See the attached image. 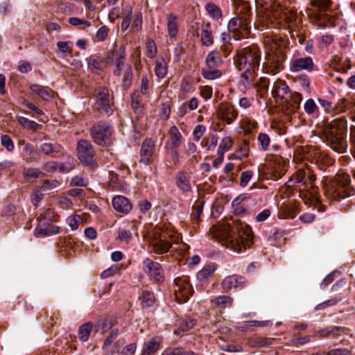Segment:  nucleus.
Segmentation results:
<instances>
[{
    "instance_id": "obj_22",
    "label": "nucleus",
    "mask_w": 355,
    "mask_h": 355,
    "mask_svg": "<svg viewBox=\"0 0 355 355\" xmlns=\"http://www.w3.org/2000/svg\"><path fill=\"white\" fill-rule=\"evenodd\" d=\"M272 94L274 98L284 100L289 94V88L285 81L277 79L273 83Z\"/></svg>"
},
{
    "instance_id": "obj_11",
    "label": "nucleus",
    "mask_w": 355,
    "mask_h": 355,
    "mask_svg": "<svg viewBox=\"0 0 355 355\" xmlns=\"http://www.w3.org/2000/svg\"><path fill=\"white\" fill-rule=\"evenodd\" d=\"M93 98L94 103V109L100 114L110 115L113 112L111 106L112 98L110 96L109 89L103 85H99L96 87Z\"/></svg>"
},
{
    "instance_id": "obj_27",
    "label": "nucleus",
    "mask_w": 355,
    "mask_h": 355,
    "mask_svg": "<svg viewBox=\"0 0 355 355\" xmlns=\"http://www.w3.org/2000/svg\"><path fill=\"white\" fill-rule=\"evenodd\" d=\"M179 31L178 17L171 13L167 17V32L171 38L177 36Z\"/></svg>"
},
{
    "instance_id": "obj_28",
    "label": "nucleus",
    "mask_w": 355,
    "mask_h": 355,
    "mask_svg": "<svg viewBox=\"0 0 355 355\" xmlns=\"http://www.w3.org/2000/svg\"><path fill=\"white\" fill-rule=\"evenodd\" d=\"M275 340L272 338L254 336L249 340L248 344L252 348L265 347L272 345Z\"/></svg>"
},
{
    "instance_id": "obj_14",
    "label": "nucleus",
    "mask_w": 355,
    "mask_h": 355,
    "mask_svg": "<svg viewBox=\"0 0 355 355\" xmlns=\"http://www.w3.org/2000/svg\"><path fill=\"white\" fill-rule=\"evenodd\" d=\"M78 157L85 165L93 166L95 164L94 156L96 152L92 144L87 140H80L77 144Z\"/></svg>"
},
{
    "instance_id": "obj_31",
    "label": "nucleus",
    "mask_w": 355,
    "mask_h": 355,
    "mask_svg": "<svg viewBox=\"0 0 355 355\" xmlns=\"http://www.w3.org/2000/svg\"><path fill=\"white\" fill-rule=\"evenodd\" d=\"M222 63V60L218 51H212L208 53L206 58V67L216 68Z\"/></svg>"
},
{
    "instance_id": "obj_41",
    "label": "nucleus",
    "mask_w": 355,
    "mask_h": 355,
    "mask_svg": "<svg viewBox=\"0 0 355 355\" xmlns=\"http://www.w3.org/2000/svg\"><path fill=\"white\" fill-rule=\"evenodd\" d=\"M131 104L135 112L141 114H142V105L141 96L139 91H135L131 95Z\"/></svg>"
},
{
    "instance_id": "obj_9",
    "label": "nucleus",
    "mask_w": 355,
    "mask_h": 355,
    "mask_svg": "<svg viewBox=\"0 0 355 355\" xmlns=\"http://www.w3.org/2000/svg\"><path fill=\"white\" fill-rule=\"evenodd\" d=\"M331 0H311L307 8V15L312 23L324 26L329 20L327 11L331 5Z\"/></svg>"
},
{
    "instance_id": "obj_5",
    "label": "nucleus",
    "mask_w": 355,
    "mask_h": 355,
    "mask_svg": "<svg viewBox=\"0 0 355 355\" xmlns=\"http://www.w3.org/2000/svg\"><path fill=\"white\" fill-rule=\"evenodd\" d=\"M296 17L295 12H285L279 5L274 3L264 8L259 15L257 24L269 28H286V24L295 20Z\"/></svg>"
},
{
    "instance_id": "obj_48",
    "label": "nucleus",
    "mask_w": 355,
    "mask_h": 355,
    "mask_svg": "<svg viewBox=\"0 0 355 355\" xmlns=\"http://www.w3.org/2000/svg\"><path fill=\"white\" fill-rule=\"evenodd\" d=\"M297 205L295 203H294L292 205H284L282 207V217L286 218H293L297 213Z\"/></svg>"
},
{
    "instance_id": "obj_59",
    "label": "nucleus",
    "mask_w": 355,
    "mask_h": 355,
    "mask_svg": "<svg viewBox=\"0 0 355 355\" xmlns=\"http://www.w3.org/2000/svg\"><path fill=\"white\" fill-rule=\"evenodd\" d=\"M253 175V171L250 170L241 173L240 177V185L243 187H246Z\"/></svg>"
},
{
    "instance_id": "obj_10",
    "label": "nucleus",
    "mask_w": 355,
    "mask_h": 355,
    "mask_svg": "<svg viewBox=\"0 0 355 355\" xmlns=\"http://www.w3.org/2000/svg\"><path fill=\"white\" fill-rule=\"evenodd\" d=\"M175 242L171 231L163 227L154 228L151 245L155 253L162 254L167 252Z\"/></svg>"
},
{
    "instance_id": "obj_58",
    "label": "nucleus",
    "mask_w": 355,
    "mask_h": 355,
    "mask_svg": "<svg viewBox=\"0 0 355 355\" xmlns=\"http://www.w3.org/2000/svg\"><path fill=\"white\" fill-rule=\"evenodd\" d=\"M309 341L310 337L309 336H293L290 340L291 344L295 347L305 345Z\"/></svg>"
},
{
    "instance_id": "obj_56",
    "label": "nucleus",
    "mask_w": 355,
    "mask_h": 355,
    "mask_svg": "<svg viewBox=\"0 0 355 355\" xmlns=\"http://www.w3.org/2000/svg\"><path fill=\"white\" fill-rule=\"evenodd\" d=\"M83 219L79 215H71L67 218V223L72 230H77Z\"/></svg>"
},
{
    "instance_id": "obj_13",
    "label": "nucleus",
    "mask_w": 355,
    "mask_h": 355,
    "mask_svg": "<svg viewBox=\"0 0 355 355\" xmlns=\"http://www.w3.org/2000/svg\"><path fill=\"white\" fill-rule=\"evenodd\" d=\"M174 294L177 301L179 303L187 302L193 292L191 285L189 284L188 278L187 277H178L174 280Z\"/></svg>"
},
{
    "instance_id": "obj_57",
    "label": "nucleus",
    "mask_w": 355,
    "mask_h": 355,
    "mask_svg": "<svg viewBox=\"0 0 355 355\" xmlns=\"http://www.w3.org/2000/svg\"><path fill=\"white\" fill-rule=\"evenodd\" d=\"M304 111L307 114H315L318 110V107L312 98L306 101L304 105Z\"/></svg>"
},
{
    "instance_id": "obj_23",
    "label": "nucleus",
    "mask_w": 355,
    "mask_h": 355,
    "mask_svg": "<svg viewBox=\"0 0 355 355\" xmlns=\"http://www.w3.org/2000/svg\"><path fill=\"white\" fill-rule=\"evenodd\" d=\"M168 137L169 140L166 143L165 148H168V145L170 146V148H178L184 140L182 134L175 125L170 128Z\"/></svg>"
},
{
    "instance_id": "obj_20",
    "label": "nucleus",
    "mask_w": 355,
    "mask_h": 355,
    "mask_svg": "<svg viewBox=\"0 0 355 355\" xmlns=\"http://www.w3.org/2000/svg\"><path fill=\"white\" fill-rule=\"evenodd\" d=\"M60 232V227L46 223L45 220H39V224L35 229L34 234L37 237L49 236Z\"/></svg>"
},
{
    "instance_id": "obj_61",
    "label": "nucleus",
    "mask_w": 355,
    "mask_h": 355,
    "mask_svg": "<svg viewBox=\"0 0 355 355\" xmlns=\"http://www.w3.org/2000/svg\"><path fill=\"white\" fill-rule=\"evenodd\" d=\"M57 46L60 52L62 53H71L72 51L73 43L70 41L67 42H58Z\"/></svg>"
},
{
    "instance_id": "obj_60",
    "label": "nucleus",
    "mask_w": 355,
    "mask_h": 355,
    "mask_svg": "<svg viewBox=\"0 0 355 355\" xmlns=\"http://www.w3.org/2000/svg\"><path fill=\"white\" fill-rule=\"evenodd\" d=\"M259 142L263 150H267L270 145V139L266 133H259L257 137Z\"/></svg>"
},
{
    "instance_id": "obj_25",
    "label": "nucleus",
    "mask_w": 355,
    "mask_h": 355,
    "mask_svg": "<svg viewBox=\"0 0 355 355\" xmlns=\"http://www.w3.org/2000/svg\"><path fill=\"white\" fill-rule=\"evenodd\" d=\"M107 65H109L107 57H101L98 55H91L88 58L87 66L88 69L93 70H103Z\"/></svg>"
},
{
    "instance_id": "obj_16",
    "label": "nucleus",
    "mask_w": 355,
    "mask_h": 355,
    "mask_svg": "<svg viewBox=\"0 0 355 355\" xmlns=\"http://www.w3.org/2000/svg\"><path fill=\"white\" fill-rule=\"evenodd\" d=\"M118 334L117 329H112L109 336L105 338L102 347L105 355H113L114 354H119L120 349L124 345V340L119 339L114 343Z\"/></svg>"
},
{
    "instance_id": "obj_29",
    "label": "nucleus",
    "mask_w": 355,
    "mask_h": 355,
    "mask_svg": "<svg viewBox=\"0 0 355 355\" xmlns=\"http://www.w3.org/2000/svg\"><path fill=\"white\" fill-rule=\"evenodd\" d=\"M31 89L44 100L49 101L53 97V91L48 87L34 84L31 86Z\"/></svg>"
},
{
    "instance_id": "obj_53",
    "label": "nucleus",
    "mask_w": 355,
    "mask_h": 355,
    "mask_svg": "<svg viewBox=\"0 0 355 355\" xmlns=\"http://www.w3.org/2000/svg\"><path fill=\"white\" fill-rule=\"evenodd\" d=\"M232 139L226 137L223 139L218 148V153L224 155L225 152L228 151L232 146Z\"/></svg>"
},
{
    "instance_id": "obj_42",
    "label": "nucleus",
    "mask_w": 355,
    "mask_h": 355,
    "mask_svg": "<svg viewBox=\"0 0 355 355\" xmlns=\"http://www.w3.org/2000/svg\"><path fill=\"white\" fill-rule=\"evenodd\" d=\"M233 302V299L227 295H221L211 300V303L220 308H226L230 306Z\"/></svg>"
},
{
    "instance_id": "obj_44",
    "label": "nucleus",
    "mask_w": 355,
    "mask_h": 355,
    "mask_svg": "<svg viewBox=\"0 0 355 355\" xmlns=\"http://www.w3.org/2000/svg\"><path fill=\"white\" fill-rule=\"evenodd\" d=\"M132 12V9L130 6H126L123 9V17L121 22V30L123 31H126L130 26Z\"/></svg>"
},
{
    "instance_id": "obj_1",
    "label": "nucleus",
    "mask_w": 355,
    "mask_h": 355,
    "mask_svg": "<svg viewBox=\"0 0 355 355\" xmlns=\"http://www.w3.org/2000/svg\"><path fill=\"white\" fill-rule=\"evenodd\" d=\"M209 234L222 246L236 252H241L253 244L250 227L240 220L230 218L218 222L211 226Z\"/></svg>"
},
{
    "instance_id": "obj_19",
    "label": "nucleus",
    "mask_w": 355,
    "mask_h": 355,
    "mask_svg": "<svg viewBox=\"0 0 355 355\" xmlns=\"http://www.w3.org/2000/svg\"><path fill=\"white\" fill-rule=\"evenodd\" d=\"M106 57L109 65L116 64L118 62H125L126 53L125 46H118L116 44H114L112 49L106 53Z\"/></svg>"
},
{
    "instance_id": "obj_37",
    "label": "nucleus",
    "mask_w": 355,
    "mask_h": 355,
    "mask_svg": "<svg viewBox=\"0 0 355 355\" xmlns=\"http://www.w3.org/2000/svg\"><path fill=\"white\" fill-rule=\"evenodd\" d=\"M216 270L215 263H209L205 266L197 274V278L199 280H205L208 279Z\"/></svg>"
},
{
    "instance_id": "obj_7",
    "label": "nucleus",
    "mask_w": 355,
    "mask_h": 355,
    "mask_svg": "<svg viewBox=\"0 0 355 355\" xmlns=\"http://www.w3.org/2000/svg\"><path fill=\"white\" fill-rule=\"evenodd\" d=\"M316 180V175L313 173L312 168L307 164L303 165L299 168L296 172L292 175L288 182V187H291L295 184H302V185H310L311 191H310L311 197L307 200H319V198L315 196L314 194L318 189V187H315L313 184Z\"/></svg>"
},
{
    "instance_id": "obj_45",
    "label": "nucleus",
    "mask_w": 355,
    "mask_h": 355,
    "mask_svg": "<svg viewBox=\"0 0 355 355\" xmlns=\"http://www.w3.org/2000/svg\"><path fill=\"white\" fill-rule=\"evenodd\" d=\"M17 120L24 128L28 130H36L42 127L40 124L24 116H17Z\"/></svg>"
},
{
    "instance_id": "obj_15",
    "label": "nucleus",
    "mask_w": 355,
    "mask_h": 355,
    "mask_svg": "<svg viewBox=\"0 0 355 355\" xmlns=\"http://www.w3.org/2000/svg\"><path fill=\"white\" fill-rule=\"evenodd\" d=\"M144 271L153 281L159 283L164 280V271L161 265L149 258H146L143 261Z\"/></svg>"
},
{
    "instance_id": "obj_12",
    "label": "nucleus",
    "mask_w": 355,
    "mask_h": 355,
    "mask_svg": "<svg viewBox=\"0 0 355 355\" xmlns=\"http://www.w3.org/2000/svg\"><path fill=\"white\" fill-rule=\"evenodd\" d=\"M250 22L246 16L235 17L232 18L227 24V28L230 32L233 33V37L239 40L248 37L250 33Z\"/></svg>"
},
{
    "instance_id": "obj_32",
    "label": "nucleus",
    "mask_w": 355,
    "mask_h": 355,
    "mask_svg": "<svg viewBox=\"0 0 355 355\" xmlns=\"http://www.w3.org/2000/svg\"><path fill=\"white\" fill-rule=\"evenodd\" d=\"M160 342L155 338H151L149 341L145 343L143 350V355H152L156 351L158 350L159 347Z\"/></svg>"
},
{
    "instance_id": "obj_3",
    "label": "nucleus",
    "mask_w": 355,
    "mask_h": 355,
    "mask_svg": "<svg viewBox=\"0 0 355 355\" xmlns=\"http://www.w3.org/2000/svg\"><path fill=\"white\" fill-rule=\"evenodd\" d=\"M347 125L344 119H335L325 123L324 136L327 144L338 153H345L347 151Z\"/></svg>"
},
{
    "instance_id": "obj_49",
    "label": "nucleus",
    "mask_w": 355,
    "mask_h": 355,
    "mask_svg": "<svg viewBox=\"0 0 355 355\" xmlns=\"http://www.w3.org/2000/svg\"><path fill=\"white\" fill-rule=\"evenodd\" d=\"M155 72L159 78H164L167 73L166 64L164 60L155 62Z\"/></svg>"
},
{
    "instance_id": "obj_43",
    "label": "nucleus",
    "mask_w": 355,
    "mask_h": 355,
    "mask_svg": "<svg viewBox=\"0 0 355 355\" xmlns=\"http://www.w3.org/2000/svg\"><path fill=\"white\" fill-rule=\"evenodd\" d=\"M114 209L122 214H128L132 208L130 201H112Z\"/></svg>"
},
{
    "instance_id": "obj_50",
    "label": "nucleus",
    "mask_w": 355,
    "mask_h": 355,
    "mask_svg": "<svg viewBox=\"0 0 355 355\" xmlns=\"http://www.w3.org/2000/svg\"><path fill=\"white\" fill-rule=\"evenodd\" d=\"M142 14L140 12H136L133 16V20L130 26L132 32H138L142 26Z\"/></svg>"
},
{
    "instance_id": "obj_26",
    "label": "nucleus",
    "mask_w": 355,
    "mask_h": 355,
    "mask_svg": "<svg viewBox=\"0 0 355 355\" xmlns=\"http://www.w3.org/2000/svg\"><path fill=\"white\" fill-rule=\"evenodd\" d=\"M200 40L202 44L210 46L214 44V35L210 23H206L202 26Z\"/></svg>"
},
{
    "instance_id": "obj_24",
    "label": "nucleus",
    "mask_w": 355,
    "mask_h": 355,
    "mask_svg": "<svg viewBox=\"0 0 355 355\" xmlns=\"http://www.w3.org/2000/svg\"><path fill=\"white\" fill-rule=\"evenodd\" d=\"M244 283L243 277L234 275L226 277L222 282V286L223 289L228 291L232 288H242Z\"/></svg>"
},
{
    "instance_id": "obj_64",
    "label": "nucleus",
    "mask_w": 355,
    "mask_h": 355,
    "mask_svg": "<svg viewBox=\"0 0 355 355\" xmlns=\"http://www.w3.org/2000/svg\"><path fill=\"white\" fill-rule=\"evenodd\" d=\"M295 105L293 102L288 100L287 98H285L284 105H283V110L286 114H291L295 113L300 107H295Z\"/></svg>"
},
{
    "instance_id": "obj_30",
    "label": "nucleus",
    "mask_w": 355,
    "mask_h": 355,
    "mask_svg": "<svg viewBox=\"0 0 355 355\" xmlns=\"http://www.w3.org/2000/svg\"><path fill=\"white\" fill-rule=\"evenodd\" d=\"M176 184L183 191H189L191 189L190 179L185 172H180L176 176Z\"/></svg>"
},
{
    "instance_id": "obj_2",
    "label": "nucleus",
    "mask_w": 355,
    "mask_h": 355,
    "mask_svg": "<svg viewBox=\"0 0 355 355\" xmlns=\"http://www.w3.org/2000/svg\"><path fill=\"white\" fill-rule=\"evenodd\" d=\"M261 59V51L256 44L236 50L234 61L236 68L242 71L241 80L245 87L253 85Z\"/></svg>"
},
{
    "instance_id": "obj_52",
    "label": "nucleus",
    "mask_w": 355,
    "mask_h": 355,
    "mask_svg": "<svg viewBox=\"0 0 355 355\" xmlns=\"http://www.w3.org/2000/svg\"><path fill=\"white\" fill-rule=\"evenodd\" d=\"M232 209L235 215L243 216L248 213L247 207L241 203V201H232Z\"/></svg>"
},
{
    "instance_id": "obj_39",
    "label": "nucleus",
    "mask_w": 355,
    "mask_h": 355,
    "mask_svg": "<svg viewBox=\"0 0 355 355\" xmlns=\"http://www.w3.org/2000/svg\"><path fill=\"white\" fill-rule=\"evenodd\" d=\"M61 146L58 144L43 143L39 147V150L44 155H50L53 153L60 152Z\"/></svg>"
},
{
    "instance_id": "obj_63",
    "label": "nucleus",
    "mask_w": 355,
    "mask_h": 355,
    "mask_svg": "<svg viewBox=\"0 0 355 355\" xmlns=\"http://www.w3.org/2000/svg\"><path fill=\"white\" fill-rule=\"evenodd\" d=\"M146 54L149 58H154L157 54V46L155 42L152 40H148L146 42Z\"/></svg>"
},
{
    "instance_id": "obj_36",
    "label": "nucleus",
    "mask_w": 355,
    "mask_h": 355,
    "mask_svg": "<svg viewBox=\"0 0 355 355\" xmlns=\"http://www.w3.org/2000/svg\"><path fill=\"white\" fill-rule=\"evenodd\" d=\"M121 86L124 89H128L132 83L133 73L130 64H127L125 71L122 73Z\"/></svg>"
},
{
    "instance_id": "obj_17",
    "label": "nucleus",
    "mask_w": 355,
    "mask_h": 355,
    "mask_svg": "<svg viewBox=\"0 0 355 355\" xmlns=\"http://www.w3.org/2000/svg\"><path fill=\"white\" fill-rule=\"evenodd\" d=\"M155 153V142L150 138L146 139L141 145L139 162L145 165L153 162Z\"/></svg>"
},
{
    "instance_id": "obj_46",
    "label": "nucleus",
    "mask_w": 355,
    "mask_h": 355,
    "mask_svg": "<svg viewBox=\"0 0 355 355\" xmlns=\"http://www.w3.org/2000/svg\"><path fill=\"white\" fill-rule=\"evenodd\" d=\"M44 175V173L37 168H24L23 169V176L26 179H37Z\"/></svg>"
},
{
    "instance_id": "obj_55",
    "label": "nucleus",
    "mask_w": 355,
    "mask_h": 355,
    "mask_svg": "<svg viewBox=\"0 0 355 355\" xmlns=\"http://www.w3.org/2000/svg\"><path fill=\"white\" fill-rule=\"evenodd\" d=\"M249 150L248 143L244 141L240 146L239 149L233 154V156L235 159H241L248 155Z\"/></svg>"
},
{
    "instance_id": "obj_18",
    "label": "nucleus",
    "mask_w": 355,
    "mask_h": 355,
    "mask_svg": "<svg viewBox=\"0 0 355 355\" xmlns=\"http://www.w3.org/2000/svg\"><path fill=\"white\" fill-rule=\"evenodd\" d=\"M217 115L218 118L225 121L227 124H231L237 117L238 112L231 103L223 102L218 107Z\"/></svg>"
},
{
    "instance_id": "obj_4",
    "label": "nucleus",
    "mask_w": 355,
    "mask_h": 355,
    "mask_svg": "<svg viewBox=\"0 0 355 355\" xmlns=\"http://www.w3.org/2000/svg\"><path fill=\"white\" fill-rule=\"evenodd\" d=\"M265 42L268 49L263 63V70L266 73L274 75L283 70L284 67L286 55L282 48L284 40L281 37H267Z\"/></svg>"
},
{
    "instance_id": "obj_38",
    "label": "nucleus",
    "mask_w": 355,
    "mask_h": 355,
    "mask_svg": "<svg viewBox=\"0 0 355 355\" xmlns=\"http://www.w3.org/2000/svg\"><path fill=\"white\" fill-rule=\"evenodd\" d=\"M201 74L205 79L213 80L220 78L222 72L216 68L204 67L201 69Z\"/></svg>"
},
{
    "instance_id": "obj_47",
    "label": "nucleus",
    "mask_w": 355,
    "mask_h": 355,
    "mask_svg": "<svg viewBox=\"0 0 355 355\" xmlns=\"http://www.w3.org/2000/svg\"><path fill=\"white\" fill-rule=\"evenodd\" d=\"M141 300V304L144 308L152 306L155 302L154 294L148 291H144L142 292Z\"/></svg>"
},
{
    "instance_id": "obj_62",
    "label": "nucleus",
    "mask_w": 355,
    "mask_h": 355,
    "mask_svg": "<svg viewBox=\"0 0 355 355\" xmlns=\"http://www.w3.org/2000/svg\"><path fill=\"white\" fill-rule=\"evenodd\" d=\"M204 207V201H199L197 204L193 205L192 216L193 218L198 221Z\"/></svg>"
},
{
    "instance_id": "obj_6",
    "label": "nucleus",
    "mask_w": 355,
    "mask_h": 355,
    "mask_svg": "<svg viewBox=\"0 0 355 355\" xmlns=\"http://www.w3.org/2000/svg\"><path fill=\"white\" fill-rule=\"evenodd\" d=\"M350 177L345 173L337 174L326 184L325 191L334 200H343L355 196V190L350 185Z\"/></svg>"
},
{
    "instance_id": "obj_40",
    "label": "nucleus",
    "mask_w": 355,
    "mask_h": 355,
    "mask_svg": "<svg viewBox=\"0 0 355 355\" xmlns=\"http://www.w3.org/2000/svg\"><path fill=\"white\" fill-rule=\"evenodd\" d=\"M92 327L93 324L90 322H85L80 327L78 330V337L81 341L85 342L88 340Z\"/></svg>"
},
{
    "instance_id": "obj_51",
    "label": "nucleus",
    "mask_w": 355,
    "mask_h": 355,
    "mask_svg": "<svg viewBox=\"0 0 355 355\" xmlns=\"http://www.w3.org/2000/svg\"><path fill=\"white\" fill-rule=\"evenodd\" d=\"M344 329L342 327H330L326 329H324L319 331V334L320 337H328L332 335L334 337H336L340 331H343Z\"/></svg>"
},
{
    "instance_id": "obj_8",
    "label": "nucleus",
    "mask_w": 355,
    "mask_h": 355,
    "mask_svg": "<svg viewBox=\"0 0 355 355\" xmlns=\"http://www.w3.org/2000/svg\"><path fill=\"white\" fill-rule=\"evenodd\" d=\"M90 135L94 142L103 147H110L113 144L114 128L110 123L101 121L90 128Z\"/></svg>"
},
{
    "instance_id": "obj_34",
    "label": "nucleus",
    "mask_w": 355,
    "mask_h": 355,
    "mask_svg": "<svg viewBox=\"0 0 355 355\" xmlns=\"http://www.w3.org/2000/svg\"><path fill=\"white\" fill-rule=\"evenodd\" d=\"M178 329L175 331V333L180 335L181 333L188 331L195 325L193 320L190 318L188 319H180L177 323Z\"/></svg>"
},
{
    "instance_id": "obj_35",
    "label": "nucleus",
    "mask_w": 355,
    "mask_h": 355,
    "mask_svg": "<svg viewBox=\"0 0 355 355\" xmlns=\"http://www.w3.org/2000/svg\"><path fill=\"white\" fill-rule=\"evenodd\" d=\"M205 10L208 15L214 20H218L223 17V12L219 6L214 3H207L205 5Z\"/></svg>"
},
{
    "instance_id": "obj_21",
    "label": "nucleus",
    "mask_w": 355,
    "mask_h": 355,
    "mask_svg": "<svg viewBox=\"0 0 355 355\" xmlns=\"http://www.w3.org/2000/svg\"><path fill=\"white\" fill-rule=\"evenodd\" d=\"M313 67L314 64L311 57L298 58L292 60L290 70L293 72H299L302 70L311 71Z\"/></svg>"
},
{
    "instance_id": "obj_33",
    "label": "nucleus",
    "mask_w": 355,
    "mask_h": 355,
    "mask_svg": "<svg viewBox=\"0 0 355 355\" xmlns=\"http://www.w3.org/2000/svg\"><path fill=\"white\" fill-rule=\"evenodd\" d=\"M153 85V76L144 73L141 79L140 92L143 95L149 94L150 89Z\"/></svg>"
},
{
    "instance_id": "obj_54",
    "label": "nucleus",
    "mask_w": 355,
    "mask_h": 355,
    "mask_svg": "<svg viewBox=\"0 0 355 355\" xmlns=\"http://www.w3.org/2000/svg\"><path fill=\"white\" fill-rule=\"evenodd\" d=\"M58 216L51 209H47L44 213L40 214L39 220H45L46 223H51L53 221H57Z\"/></svg>"
}]
</instances>
